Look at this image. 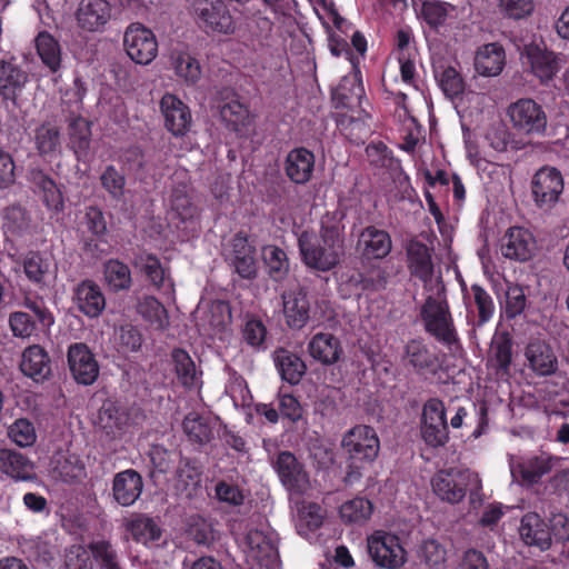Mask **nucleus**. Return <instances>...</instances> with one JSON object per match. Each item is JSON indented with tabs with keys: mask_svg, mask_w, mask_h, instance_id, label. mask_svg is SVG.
Segmentation results:
<instances>
[{
	"mask_svg": "<svg viewBox=\"0 0 569 569\" xmlns=\"http://www.w3.org/2000/svg\"><path fill=\"white\" fill-rule=\"evenodd\" d=\"M531 191L535 203L541 209L552 208L563 191V178L555 167H542L533 176Z\"/></svg>",
	"mask_w": 569,
	"mask_h": 569,
	"instance_id": "12",
	"label": "nucleus"
},
{
	"mask_svg": "<svg viewBox=\"0 0 569 569\" xmlns=\"http://www.w3.org/2000/svg\"><path fill=\"white\" fill-rule=\"evenodd\" d=\"M183 430L191 441L200 445L207 443L212 439V427L209 418L196 412H191L184 418Z\"/></svg>",
	"mask_w": 569,
	"mask_h": 569,
	"instance_id": "52",
	"label": "nucleus"
},
{
	"mask_svg": "<svg viewBox=\"0 0 569 569\" xmlns=\"http://www.w3.org/2000/svg\"><path fill=\"white\" fill-rule=\"evenodd\" d=\"M123 47L130 59L138 64H149L158 53L156 36L140 23H132L126 29Z\"/></svg>",
	"mask_w": 569,
	"mask_h": 569,
	"instance_id": "11",
	"label": "nucleus"
},
{
	"mask_svg": "<svg viewBox=\"0 0 569 569\" xmlns=\"http://www.w3.org/2000/svg\"><path fill=\"white\" fill-rule=\"evenodd\" d=\"M525 356L530 368L538 376H550L558 368V361L552 349L542 341H531L526 348Z\"/></svg>",
	"mask_w": 569,
	"mask_h": 569,
	"instance_id": "40",
	"label": "nucleus"
},
{
	"mask_svg": "<svg viewBox=\"0 0 569 569\" xmlns=\"http://www.w3.org/2000/svg\"><path fill=\"white\" fill-rule=\"evenodd\" d=\"M129 529L132 538L147 547H153L159 545L162 531L154 519L147 516H139L133 519Z\"/></svg>",
	"mask_w": 569,
	"mask_h": 569,
	"instance_id": "45",
	"label": "nucleus"
},
{
	"mask_svg": "<svg viewBox=\"0 0 569 569\" xmlns=\"http://www.w3.org/2000/svg\"><path fill=\"white\" fill-rule=\"evenodd\" d=\"M274 469L281 483L291 492L303 493L309 488V477L296 456L282 451L277 456Z\"/></svg>",
	"mask_w": 569,
	"mask_h": 569,
	"instance_id": "18",
	"label": "nucleus"
},
{
	"mask_svg": "<svg viewBox=\"0 0 569 569\" xmlns=\"http://www.w3.org/2000/svg\"><path fill=\"white\" fill-rule=\"evenodd\" d=\"M37 53L42 63L50 71L56 72L61 64V49L59 42L48 32L43 31L36 38Z\"/></svg>",
	"mask_w": 569,
	"mask_h": 569,
	"instance_id": "47",
	"label": "nucleus"
},
{
	"mask_svg": "<svg viewBox=\"0 0 569 569\" xmlns=\"http://www.w3.org/2000/svg\"><path fill=\"white\" fill-rule=\"evenodd\" d=\"M69 146L77 160L87 161L90 153L91 127L90 122L80 114H71L68 119Z\"/></svg>",
	"mask_w": 569,
	"mask_h": 569,
	"instance_id": "34",
	"label": "nucleus"
},
{
	"mask_svg": "<svg viewBox=\"0 0 569 569\" xmlns=\"http://www.w3.org/2000/svg\"><path fill=\"white\" fill-rule=\"evenodd\" d=\"M29 76L13 59L0 60V97L17 106Z\"/></svg>",
	"mask_w": 569,
	"mask_h": 569,
	"instance_id": "22",
	"label": "nucleus"
},
{
	"mask_svg": "<svg viewBox=\"0 0 569 569\" xmlns=\"http://www.w3.org/2000/svg\"><path fill=\"white\" fill-rule=\"evenodd\" d=\"M507 114L515 130L529 136L543 134L547 129V114L533 99L521 98L508 107Z\"/></svg>",
	"mask_w": 569,
	"mask_h": 569,
	"instance_id": "6",
	"label": "nucleus"
},
{
	"mask_svg": "<svg viewBox=\"0 0 569 569\" xmlns=\"http://www.w3.org/2000/svg\"><path fill=\"white\" fill-rule=\"evenodd\" d=\"M29 180L34 190L41 193L42 200L49 210L60 212L64 208V199L61 190L53 179L40 169H33L29 173Z\"/></svg>",
	"mask_w": 569,
	"mask_h": 569,
	"instance_id": "39",
	"label": "nucleus"
},
{
	"mask_svg": "<svg viewBox=\"0 0 569 569\" xmlns=\"http://www.w3.org/2000/svg\"><path fill=\"white\" fill-rule=\"evenodd\" d=\"M521 58L541 84H548L561 69L560 60L552 51L536 44L527 46Z\"/></svg>",
	"mask_w": 569,
	"mask_h": 569,
	"instance_id": "17",
	"label": "nucleus"
},
{
	"mask_svg": "<svg viewBox=\"0 0 569 569\" xmlns=\"http://www.w3.org/2000/svg\"><path fill=\"white\" fill-rule=\"evenodd\" d=\"M164 126L173 136H184L191 127L192 117L189 107L178 97L166 93L160 100Z\"/></svg>",
	"mask_w": 569,
	"mask_h": 569,
	"instance_id": "19",
	"label": "nucleus"
},
{
	"mask_svg": "<svg viewBox=\"0 0 569 569\" xmlns=\"http://www.w3.org/2000/svg\"><path fill=\"white\" fill-rule=\"evenodd\" d=\"M408 268L412 276L423 282L425 291L445 287L441 277L435 276L431 253L426 244L411 242L407 248Z\"/></svg>",
	"mask_w": 569,
	"mask_h": 569,
	"instance_id": "13",
	"label": "nucleus"
},
{
	"mask_svg": "<svg viewBox=\"0 0 569 569\" xmlns=\"http://www.w3.org/2000/svg\"><path fill=\"white\" fill-rule=\"evenodd\" d=\"M220 117L232 130L239 131L247 124L249 111L244 104L232 100L220 107Z\"/></svg>",
	"mask_w": 569,
	"mask_h": 569,
	"instance_id": "58",
	"label": "nucleus"
},
{
	"mask_svg": "<svg viewBox=\"0 0 569 569\" xmlns=\"http://www.w3.org/2000/svg\"><path fill=\"white\" fill-rule=\"evenodd\" d=\"M172 66L178 78L188 84H194L201 77L199 61L188 52H173Z\"/></svg>",
	"mask_w": 569,
	"mask_h": 569,
	"instance_id": "50",
	"label": "nucleus"
},
{
	"mask_svg": "<svg viewBox=\"0 0 569 569\" xmlns=\"http://www.w3.org/2000/svg\"><path fill=\"white\" fill-rule=\"evenodd\" d=\"M519 535L528 546L547 550L551 546V533L546 521L536 512H528L521 518Z\"/></svg>",
	"mask_w": 569,
	"mask_h": 569,
	"instance_id": "28",
	"label": "nucleus"
},
{
	"mask_svg": "<svg viewBox=\"0 0 569 569\" xmlns=\"http://www.w3.org/2000/svg\"><path fill=\"white\" fill-rule=\"evenodd\" d=\"M537 250L533 234L525 228H510L501 242V253L505 258L518 261L529 260Z\"/></svg>",
	"mask_w": 569,
	"mask_h": 569,
	"instance_id": "21",
	"label": "nucleus"
},
{
	"mask_svg": "<svg viewBox=\"0 0 569 569\" xmlns=\"http://www.w3.org/2000/svg\"><path fill=\"white\" fill-rule=\"evenodd\" d=\"M170 209L172 217L181 222L192 221L198 217L199 210L191 199L188 184L180 183L172 189Z\"/></svg>",
	"mask_w": 569,
	"mask_h": 569,
	"instance_id": "43",
	"label": "nucleus"
},
{
	"mask_svg": "<svg viewBox=\"0 0 569 569\" xmlns=\"http://www.w3.org/2000/svg\"><path fill=\"white\" fill-rule=\"evenodd\" d=\"M191 12L202 28L222 34L236 30L233 18L222 0H191Z\"/></svg>",
	"mask_w": 569,
	"mask_h": 569,
	"instance_id": "8",
	"label": "nucleus"
},
{
	"mask_svg": "<svg viewBox=\"0 0 569 569\" xmlns=\"http://www.w3.org/2000/svg\"><path fill=\"white\" fill-rule=\"evenodd\" d=\"M436 78L439 87L447 97L456 98L463 92V80L455 68H445L441 73H436Z\"/></svg>",
	"mask_w": 569,
	"mask_h": 569,
	"instance_id": "60",
	"label": "nucleus"
},
{
	"mask_svg": "<svg viewBox=\"0 0 569 569\" xmlns=\"http://www.w3.org/2000/svg\"><path fill=\"white\" fill-rule=\"evenodd\" d=\"M272 359L281 379L290 385H298L307 371L303 360L288 349H276Z\"/></svg>",
	"mask_w": 569,
	"mask_h": 569,
	"instance_id": "38",
	"label": "nucleus"
},
{
	"mask_svg": "<svg viewBox=\"0 0 569 569\" xmlns=\"http://www.w3.org/2000/svg\"><path fill=\"white\" fill-rule=\"evenodd\" d=\"M465 301L468 308L472 305L478 311V326L488 322L495 312V303L491 296L479 284L473 283L470 287V292L465 295Z\"/></svg>",
	"mask_w": 569,
	"mask_h": 569,
	"instance_id": "46",
	"label": "nucleus"
},
{
	"mask_svg": "<svg viewBox=\"0 0 569 569\" xmlns=\"http://www.w3.org/2000/svg\"><path fill=\"white\" fill-rule=\"evenodd\" d=\"M142 489V477L133 469L118 472L113 478V497L121 506H132L141 496Z\"/></svg>",
	"mask_w": 569,
	"mask_h": 569,
	"instance_id": "25",
	"label": "nucleus"
},
{
	"mask_svg": "<svg viewBox=\"0 0 569 569\" xmlns=\"http://www.w3.org/2000/svg\"><path fill=\"white\" fill-rule=\"evenodd\" d=\"M103 274L109 288L114 292L128 290L131 287L132 278L129 267L117 259H110L104 263Z\"/></svg>",
	"mask_w": 569,
	"mask_h": 569,
	"instance_id": "48",
	"label": "nucleus"
},
{
	"mask_svg": "<svg viewBox=\"0 0 569 569\" xmlns=\"http://www.w3.org/2000/svg\"><path fill=\"white\" fill-rule=\"evenodd\" d=\"M9 438L19 447H30L37 440L33 425L27 419L16 420L9 428Z\"/></svg>",
	"mask_w": 569,
	"mask_h": 569,
	"instance_id": "61",
	"label": "nucleus"
},
{
	"mask_svg": "<svg viewBox=\"0 0 569 569\" xmlns=\"http://www.w3.org/2000/svg\"><path fill=\"white\" fill-rule=\"evenodd\" d=\"M557 458L549 453L542 452L538 456H532L522 459L516 465H511V472L515 476L518 473L523 483L535 485L541 478L551 472Z\"/></svg>",
	"mask_w": 569,
	"mask_h": 569,
	"instance_id": "27",
	"label": "nucleus"
},
{
	"mask_svg": "<svg viewBox=\"0 0 569 569\" xmlns=\"http://www.w3.org/2000/svg\"><path fill=\"white\" fill-rule=\"evenodd\" d=\"M368 552L380 568L399 569L407 561V552L398 536L386 531H376L368 540Z\"/></svg>",
	"mask_w": 569,
	"mask_h": 569,
	"instance_id": "4",
	"label": "nucleus"
},
{
	"mask_svg": "<svg viewBox=\"0 0 569 569\" xmlns=\"http://www.w3.org/2000/svg\"><path fill=\"white\" fill-rule=\"evenodd\" d=\"M373 511V506L366 498H355L345 502L339 510L340 518L346 523L366 522Z\"/></svg>",
	"mask_w": 569,
	"mask_h": 569,
	"instance_id": "51",
	"label": "nucleus"
},
{
	"mask_svg": "<svg viewBox=\"0 0 569 569\" xmlns=\"http://www.w3.org/2000/svg\"><path fill=\"white\" fill-rule=\"evenodd\" d=\"M126 176L122 171L117 169L113 164H109L104 168L100 174V183L103 190L113 200H121L126 192Z\"/></svg>",
	"mask_w": 569,
	"mask_h": 569,
	"instance_id": "53",
	"label": "nucleus"
},
{
	"mask_svg": "<svg viewBox=\"0 0 569 569\" xmlns=\"http://www.w3.org/2000/svg\"><path fill=\"white\" fill-rule=\"evenodd\" d=\"M403 361L418 375L436 373L438 368V356L421 340H410L406 345Z\"/></svg>",
	"mask_w": 569,
	"mask_h": 569,
	"instance_id": "31",
	"label": "nucleus"
},
{
	"mask_svg": "<svg viewBox=\"0 0 569 569\" xmlns=\"http://www.w3.org/2000/svg\"><path fill=\"white\" fill-rule=\"evenodd\" d=\"M89 550L100 565L101 569H122L116 549L107 540L92 541Z\"/></svg>",
	"mask_w": 569,
	"mask_h": 569,
	"instance_id": "57",
	"label": "nucleus"
},
{
	"mask_svg": "<svg viewBox=\"0 0 569 569\" xmlns=\"http://www.w3.org/2000/svg\"><path fill=\"white\" fill-rule=\"evenodd\" d=\"M20 369L34 381H43L51 373L50 358L47 351L38 346L28 347L22 353Z\"/></svg>",
	"mask_w": 569,
	"mask_h": 569,
	"instance_id": "37",
	"label": "nucleus"
},
{
	"mask_svg": "<svg viewBox=\"0 0 569 569\" xmlns=\"http://www.w3.org/2000/svg\"><path fill=\"white\" fill-rule=\"evenodd\" d=\"M266 337L267 329L261 320L252 318L246 321L242 338L247 345L257 350L263 349Z\"/></svg>",
	"mask_w": 569,
	"mask_h": 569,
	"instance_id": "64",
	"label": "nucleus"
},
{
	"mask_svg": "<svg viewBox=\"0 0 569 569\" xmlns=\"http://www.w3.org/2000/svg\"><path fill=\"white\" fill-rule=\"evenodd\" d=\"M359 248L368 259H383L392 249L390 234L373 226L366 227L359 234Z\"/></svg>",
	"mask_w": 569,
	"mask_h": 569,
	"instance_id": "30",
	"label": "nucleus"
},
{
	"mask_svg": "<svg viewBox=\"0 0 569 569\" xmlns=\"http://www.w3.org/2000/svg\"><path fill=\"white\" fill-rule=\"evenodd\" d=\"M418 557L426 565L439 568L447 560V550L438 540L427 539L420 545Z\"/></svg>",
	"mask_w": 569,
	"mask_h": 569,
	"instance_id": "59",
	"label": "nucleus"
},
{
	"mask_svg": "<svg viewBox=\"0 0 569 569\" xmlns=\"http://www.w3.org/2000/svg\"><path fill=\"white\" fill-rule=\"evenodd\" d=\"M129 419V412L124 407L114 401L107 400L98 410L94 426L107 440H114L124 433Z\"/></svg>",
	"mask_w": 569,
	"mask_h": 569,
	"instance_id": "15",
	"label": "nucleus"
},
{
	"mask_svg": "<svg viewBox=\"0 0 569 569\" xmlns=\"http://www.w3.org/2000/svg\"><path fill=\"white\" fill-rule=\"evenodd\" d=\"M315 169V154L306 148L292 149L284 161V172L290 181L297 184L307 183Z\"/></svg>",
	"mask_w": 569,
	"mask_h": 569,
	"instance_id": "29",
	"label": "nucleus"
},
{
	"mask_svg": "<svg viewBox=\"0 0 569 569\" xmlns=\"http://www.w3.org/2000/svg\"><path fill=\"white\" fill-rule=\"evenodd\" d=\"M341 446L355 465L372 462L380 450V441L376 430L366 425H358L347 431Z\"/></svg>",
	"mask_w": 569,
	"mask_h": 569,
	"instance_id": "5",
	"label": "nucleus"
},
{
	"mask_svg": "<svg viewBox=\"0 0 569 569\" xmlns=\"http://www.w3.org/2000/svg\"><path fill=\"white\" fill-rule=\"evenodd\" d=\"M512 360V341L507 335L496 337L490 347L488 362L500 377H507L510 373Z\"/></svg>",
	"mask_w": 569,
	"mask_h": 569,
	"instance_id": "42",
	"label": "nucleus"
},
{
	"mask_svg": "<svg viewBox=\"0 0 569 569\" xmlns=\"http://www.w3.org/2000/svg\"><path fill=\"white\" fill-rule=\"evenodd\" d=\"M33 143L40 157L53 160L61 154V132L53 121H43L33 130Z\"/></svg>",
	"mask_w": 569,
	"mask_h": 569,
	"instance_id": "26",
	"label": "nucleus"
},
{
	"mask_svg": "<svg viewBox=\"0 0 569 569\" xmlns=\"http://www.w3.org/2000/svg\"><path fill=\"white\" fill-rule=\"evenodd\" d=\"M172 360L179 381L186 387H194L197 385V370L189 353L182 349L172 351Z\"/></svg>",
	"mask_w": 569,
	"mask_h": 569,
	"instance_id": "55",
	"label": "nucleus"
},
{
	"mask_svg": "<svg viewBox=\"0 0 569 569\" xmlns=\"http://www.w3.org/2000/svg\"><path fill=\"white\" fill-rule=\"evenodd\" d=\"M136 266L144 273L151 284L167 296H173L174 283L170 273L164 269L160 260L150 253L140 254L136 258Z\"/></svg>",
	"mask_w": 569,
	"mask_h": 569,
	"instance_id": "33",
	"label": "nucleus"
},
{
	"mask_svg": "<svg viewBox=\"0 0 569 569\" xmlns=\"http://www.w3.org/2000/svg\"><path fill=\"white\" fill-rule=\"evenodd\" d=\"M68 366L73 379L83 386L92 385L99 376V365L82 342L72 343L68 349Z\"/></svg>",
	"mask_w": 569,
	"mask_h": 569,
	"instance_id": "16",
	"label": "nucleus"
},
{
	"mask_svg": "<svg viewBox=\"0 0 569 569\" xmlns=\"http://www.w3.org/2000/svg\"><path fill=\"white\" fill-rule=\"evenodd\" d=\"M426 292L419 318L425 331L450 351L459 348V337L446 297V287Z\"/></svg>",
	"mask_w": 569,
	"mask_h": 569,
	"instance_id": "2",
	"label": "nucleus"
},
{
	"mask_svg": "<svg viewBox=\"0 0 569 569\" xmlns=\"http://www.w3.org/2000/svg\"><path fill=\"white\" fill-rule=\"evenodd\" d=\"M2 228L6 234L18 236L29 228L30 219L24 209L19 206H10L1 213Z\"/></svg>",
	"mask_w": 569,
	"mask_h": 569,
	"instance_id": "54",
	"label": "nucleus"
},
{
	"mask_svg": "<svg viewBox=\"0 0 569 569\" xmlns=\"http://www.w3.org/2000/svg\"><path fill=\"white\" fill-rule=\"evenodd\" d=\"M113 17L109 0H80L74 13L76 23L82 33H102Z\"/></svg>",
	"mask_w": 569,
	"mask_h": 569,
	"instance_id": "10",
	"label": "nucleus"
},
{
	"mask_svg": "<svg viewBox=\"0 0 569 569\" xmlns=\"http://www.w3.org/2000/svg\"><path fill=\"white\" fill-rule=\"evenodd\" d=\"M52 477L66 483H74L86 478V467L79 456L58 452L51 460Z\"/></svg>",
	"mask_w": 569,
	"mask_h": 569,
	"instance_id": "36",
	"label": "nucleus"
},
{
	"mask_svg": "<svg viewBox=\"0 0 569 569\" xmlns=\"http://www.w3.org/2000/svg\"><path fill=\"white\" fill-rule=\"evenodd\" d=\"M343 226L332 217L321 221L320 237L302 231L298 247L305 264L318 271H329L340 261L343 252Z\"/></svg>",
	"mask_w": 569,
	"mask_h": 569,
	"instance_id": "1",
	"label": "nucleus"
},
{
	"mask_svg": "<svg viewBox=\"0 0 569 569\" xmlns=\"http://www.w3.org/2000/svg\"><path fill=\"white\" fill-rule=\"evenodd\" d=\"M240 546L252 565L269 567L278 559L277 537L271 531L250 528Z\"/></svg>",
	"mask_w": 569,
	"mask_h": 569,
	"instance_id": "9",
	"label": "nucleus"
},
{
	"mask_svg": "<svg viewBox=\"0 0 569 569\" xmlns=\"http://www.w3.org/2000/svg\"><path fill=\"white\" fill-rule=\"evenodd\" d=\"M23 271L29 281L39 289L48 288L53 279L51 264L39 253H30L23 261Z\"/></svg>",
	"mask_w": 569,
	"mask_h": 569,
	"instance_id": "44",
	"label": "nucleus"
},
{
	"mask_svg": "<svg viewBox=\"0 0 569 569\" xmlns=\"http://www.w3.org/2000/svg\"><path fill=\"white\" fill-rule=\"evenodd\" d=\"M230 246L229 263L241 278L253 279L257 276L256 248L242 232L232 238Z\"/></svg>",
	"mask_w": 569,
	"mask_h": 569,
	"instance_id": "20",
	"label": "nucleus"
},
{
	"mask_svg": "<svg viewBox=\"0 0 569 569\" xmlns=\"http://www.w3.org/2000/svg\"><path fill=\"white\" fill-rule=\"evenodd\" d=\"M307 349L310 357L323 366L335 365L343 353L340 339L329 332H318L312 336Z\"/></svg>",
	"mask_w": 569,
	"mask_h": 569,
	"instance_id": "24",
	"label": "nucleus"
},
{
	"mask_svg": "<svg viewBox=\"0 0 569 569\" xmlns=\"http://www.w3.org/2000/svg\"><path fill=\"white\" fill-rule=\"evenodd\" d=\"M505 66V50L498 43H488L481 47L475 58L477 72L485 77L498 76Z\"/></svg>",
	"mask_w": 569,
	"mask_h": 569,
	"instance_id": "41",
	"label": "nucleus"
},
{
	"mask_svg": "<svg viewBox=\"0 0 569 569\" xmlns=\"http://www.w3.org/2000/svg\"><path fill=\"white\" fill-rule=\"evenodd\" d=\"M263 259L271 278L282 280L289 271V262L286 252L274 246L263 249Z\"/></svg>",
	"mask_w": 569,
	"mask_h": 569,
	"instance_id": "56",
	"label": "nucleus"
},
{
	"mask_svg": "<svg viewBox=\"0 0 569 569\" xmlns=\"http://www.w3.org/2000/svg\"><path fill=\"white\" fill-rule=\"evenodd\" d=\"M420 433L427 446L443 447L449 440L445 403L438 398L426 401L421 413Z\"/></svg>",
	"mask_w": 569,
	"mask_h": 569,
	"instance_id": "7",
	"label": "nucleus"
},
{
	"mask_svg": "<svg viewBox=\"0 0 569 569\" xmlns=\"http://www.w3.org/2000/svg\"><path fill=\"white\" fill-rule=\"evenodd\" d=\"M0 471L17 481L34 478V463L14 449H0Z\"/></svg>",
	"mask_w": 569,
	"mask_h": 569,
	"instance_id": "32",
	"label": "nucleus"
},
{
	"mask_svg": "<svg viewBox=\"0 0 569 569\" xmlns=\"http://www.w3.org/2000/svg\"><path fill=\"white\" fill-rule=\"evenodd\" d=\"M527 305L525 291L519 286H511L506 292L505 316L507 319H515L520 316Z\"/></svg>",
	"mask_w": 569,
	"mask_h": 569,
	"instance_id": "63",
	"label": "nucleus"
},
{
	"mask_svg": "<svg viewBox=\"0 0 569 569\" xmlns=\"http://www.w3.org/2000/svg\"><path fill=\"white\" fill-rule=\"evenodd\" d=\"M283 312L287 325L291 329L303 328L309 320L310 303L305 289L286 292L282 295Z\"/></svg>",
	"mask_w": 569,
	"mask_h": 569,
	"instance_id": "35",
	"label": "nucleus"
},
{
	"mask_svg": "<svg viewBox=\"0 0 569 569\" xmlns=\"http://www.w3.org/2000/svg\"><path fill=\"white\" fill-rule=\"evenodd\" d=\"M91 551L84 546L72 545L64 551V568L66 569H93L91 560Z\"/></svg>",
	"mask_w": 569,
	"mask_h": 569,
	"instance_id": "62",
	"label": "nucleus"
},
{
	"mask_svg": "<svg viewBox=\"0 0 569 569\" xmlns=\"http://www.w3.org/2000/svg\"><path fill=\"white\" fill-rule=\"evenodd\" d=\"M77 308L89 318H97L106 308L101 288L92 280L81 281L73 291Z\"/></svg>",
	"mask_w": 569,
	"mask_h": 569,
	"instance_id": "23",
	"label": "nucleus"
},
{
	"mask_svg": "<svg viewBox=\"0 0 569 569\" xmlns=\"http://www.w3.org/2000/svg\"><path fill=\"white\" fill-rule=\"evenodd\" d=\"M470 475L459 469L438 471L431 480L433 492L449 503L460 502L467 492Z\"/></svg>",
	"mask_w": 569,
	"mask_h": 569,
	"instance_id": "14",
	"label": "nucleus"
},
{
	"mask_svg": "<svg viewBox=\"0 0 569 569\" xmlns=\"http://www.w3.org/2000/svg\"><path fill=\"white\" fill-rule=\"evenodd\" d=\"M137 312L158 329H164L168 326V312L154 297H142L138 301Z\"/></svg>",
	"mask_w": 569,
	"mask_h": 569,
	"instance_id": "49",
	"label": "nucleus"
},
{
	"mask_svg": "<svg viewBox=\"0 0 569 569\" xmlns=\"http://www.w3.org/2000/svg\"><path fill=\"white\" fill-rule=\"evenodd\" d=\"M365 88L360 68H351L343 76L332 91V102L337 109H348L352 112L351 119H363L367 114L363 108Z\"/></svg>",
	"mask_w": 569,
	"mask_h": 569,
	"instance_id": "3",
	"label": "nucleus"
}]
</instances>
